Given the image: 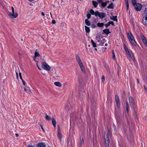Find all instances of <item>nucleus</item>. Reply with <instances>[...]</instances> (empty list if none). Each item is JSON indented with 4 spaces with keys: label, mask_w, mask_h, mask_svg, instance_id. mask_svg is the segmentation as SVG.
<instances>
[{
    "label": "nucleus",
    "mask_w": 147,
    "mask_h": 147,
    "mask_svg": "<svg viewBox=\"0 0 147 147\" xmlns=\"http://www.w3.org/2000/svg\"><path fill=\"white\" fill-rule=\"evenodd\" d=\"M76 61L78 62V64H80V63H82L80 58L78 55H76Z\"/></svg>",
    "instance_id": "1a4fd4ad"
},
{
    "label": "nucleus",
    "mask_w": 147,
    "mask_h": 147,
    "mask_svg": "<svg viewBox=\"0 0 147 147\" xmlns=\"http://www.w3.org/2000/svg\"><path fill=\"white\" fill-rule=\"evenodd\" d=\"M127 37L128 39L131 43L132 45L133 46H136V42L134 37L130 31H129L127 33Z\"/></svg>",
    "instance_id": "7ed1b4c3"
},
{
    "label": "nucleus",
    "mask_w": 147,
    "mask_h": 147,
    "mask_svg": "<svg viewBox=\"0 0 147 147\" xmlns=\"http://www.w3.org/2000/svg\"><path fill=\"white\" fill-rule=\"evenodd\" d=\"M8 15L10 17H11L12 18V13L10 12H9L7 13Z\"/></svg>",
    "instance_id": "ea45409f"
},
{
    "label": "nucleus",
    "mask_w": 147,
    "mask_h": 147,
    "mask_svg": "<svg viewBox=\"0 0 147 147\" xmlns=\"http://www.w3.org/2000/svg\"><path fill=\"white\" fill-rule=\"evenodd\" d=\"M85 23L88 26H89L90 25V23L88 19H86L85 20Z\"/></svg>",
    "instance_id": "aec40b11"
},
{
    "label": "nucleus",
    "mask_w": 147,
    "mask_h": 147,
    "mask_svg": "<svg viewBox=\"0 0 147 147\" xmlns=\"http://www.w3.org/2000/svg\"><path fill=\"white\" fill-rule=\"evenodd\" d=\"M123 46L127 54L131 57L134 61H135V59L132 51L130 50L129 49L125 44H124Z\"/></svg>",
    "instance_id": "f03ea898"
},
{
    "label": "nucleus",
    "mask_w": 147,
    "mask_h": 147,
    "mask_svg": "<svg viewBox=\"0 0 147 147\" xmlns=\"http://www.w3.org/2000/svg\"><path fill=\"white\" fill-rule=\"evenodd\" d=\"M20 78L21 79H22V76H20Z\"/></svg>",
    "instance_id": "774afa93"
},
{
    "label": "nucleus",
    "mask_w": 147,
    "mask_h": 147,
    "mask_svg": "<svg viewBox=\"0 0 147 147\" xmlns=\"http://www.w3.org/2000/svg\"><path fill=\"white\" fill-rule=\"evenodd\" d=\"M52 23L53 24H55L56 23V21L55 20H53L52 21Z\"/></svg>",
    "instance_id": "8fccbe9b"
},
{
    "label": "nucleus",
    "mask_w": 147,
    "mask_h": 147,
    "mask_svg": "<svg viewBox=\"0 0 147 147\" xmlns=\"http://www.w3.org/2000/svg\"><path fill=\"white\" fill-rule=\"evenodd\" d=\"M102 82H104L105 80V76H102L101 78Z\"/></svg>",
    "instance_id": "4c0bfd02"
},
{
    "label": "nucleus",
    "mask_w": 147,
    "mask_h": 147,
    "mask_svg": "<svg viewBox=\"0 0 147 147\" xmlns=\"http://www.w3.org/2000/svg\"><path fill=\"white\" fill-rule=\"evenodd\" d=\"M52 123L53 125L56 124V120L53 117L52 118Z\"/></svg>",
    "instance_id": "cd10ccee"
},
{
    "label": "nucleus",
    "mask_w": 147,
    "mask_h": 147,
    "mask_svg": "<svg viewBox=\"0 0 147 147\" xmlns=\"http://www.w3.org/2000/svg\"><path fill=\"white\" fill-rule=\"evenodd\" d=\"M53 125V126H54V128H55L56 127V124H54V125Z\"/></svg>",
    "instance_id": "bf43d9fd"
},
{
    "label": "nucleus",
    "mask_w": 147,
    "mask_h": 147,
    "mask_svg": "<svg viewBox=\"0 0 147 147\" xmlns=\"http://www.w3.org/2000/svg\"><path fill=\"white\" fill-rule=\"evenodd\" d=\"M54 84L58 87H61L62 85L59 82H54Z\"/></svg>",
    "instance_id": "dca6fc26"
},
{
    "label": "nucleus",
    "mask_w": 147,
    "mask_h": 147,
    "mask_svg": "<svg viewBox=\"0 0 147 147\" xmlns=\"http://www.w3.org/2000/svg\"><path fill=\"white\" fill-rule=\"evenodd\" d=\"M22 83H23V84L25 86H26V82H25V81H23V82H22Z\"/></svg>",
    "instance_id": "de8ad7c7"
},
{
    "label": "nucleus",
    "mask_w": 147,
    "mask_h": 147,
    "mask_svg": "<svg viewBox=\"0 0 147 147\" xmlns=\"http://www.w3.org/2000/svg\"><path fill=\"white\" fill-rule=\"evenodd\" d=\"M125 2L126 3V4H129L128 0H125Z\"/></svg>",
    "instance_id": "603ef678"
},
{
    "label": "nucleus",
    "mask_w": 147,
    "mask_h": 147,
    "mask_svg": "<svg viewBox=\"0 0 147 147\" xmlns=\"http://www.w3.org/2000/svg\"><path fill=\"white\" fill-rule=\"evenodd\" d=\"M16 137H18L19 136V135L17 134H16Z\"/></svg>",
    "instance_id": "13d9d810"
},
{
    "label": "nucleus",
    "mask_w": 147,
    "mask_h": 147,
    "mask_svg": "<svg viewBox=\"0 0 147 147\" xmlns=\"http://www.w3.org/2000/svg\"><path fill=\"white\" fill-rule=\"evenodd\" d=\"M108 132H109V134L110 133H111V131H110V129L108 130Z\"/></svg>",
    "instance_id": "0e129e2a"
},
{
    "label": "nucleus",
    "mask_w": 147,
    "mask_h": 147,
    "mask_svg": "<svg viewBox=\"0 0 147 147\" xmlns=\"http://www.w3.org/2000/svg\"><path fill=\"white\" fill-rule=\"evenodd\" d=\"M132 5L134 6L136 4V0H131Z\"/></svg>",
    "instance_id": "c756f323"
},
{
    "label": "nucleus",
    "mask_w": 147,
    "mask_h": 147,
    "mask_svg": "<svg viewBox=\"0 0 147 147\" xmlns=\"http://www.w3.org/2000/svg\"><path fill=\"white\" fill-rule=\"evenodd\" d=\"M144 13L146 14H147V8H145L144 11Z\"/></svg>",
    "instance_id": "a18cd8bd"
},
{
    "label": "nucleus",
    "mask_w": 147,
    "mask_h": 147,
    "mask_svg": "<svg viewBox=\"0 0 147 147\" xmlns=\"http://www.w3.org/2000/svg\"><path fill=\"white\" fill-rule=\"evenodd\" d=\"M126 7L127 10L129 8V4H126Z\"/></svg>",
    "instance_id": "49530a36"
},
{
    "label": "nucleus",
    "mask_w": 147,
    "mask_h": 147,
    "mask_svg": "<svg viewBox=\"0 0 147 147\" xmlns=\"http://www.w3.org/2000/svg\"><path fill=\"white\" fill-rule=\"evenodd\" d=\"M142 41L144 45L147 47V40L146 39V38L144 40H143Z\"/></svg>",
    "instance_id": "473e14b6"
},
{
    "label": "nucleus",
    "mask_w": 147,
    "mask_h": 147,
    "mask_svg": "<svg viewBox=\"0 0 147 147\" xmlns=\"http://www.w3.org/2000/svg\"><path fill=\"white\" fill-rule=\"evenodd\" d=\"M58 136L60 140L62 138V135L60 131V128L59 126H58Z\"/></svg>",
    "instance_id": "9d476101"
},
{
    "label": "nucleus",
    "mask_w": 147,
    "mask_h": 147,
    "mask_svg": "<svg viewBox=\"0 0 147 147\" xmlns=\"http://www.w3.org/2000/svg\"><path fill=\"white\" fill-rule=\"evenodd\" d=\"M108 45V44L107 43H106L105 44V46H107Z\"/></svg>",
    "instance_id": "338daca9"
},
{
    "label": "nucleus",
    "mask_w": 147,
    "mask_h": 147,
    "mask_svg": "<svg viewBox=\"0 0 147 147\" xmlns=\"http://www.w3.org/2000/svg\"><path fill=\"white\" fill-rule=\"evenodd\" d=\"M36 145L37 147H45L46 146L45 143L43 142L39 143Z\"/></svg>",
    "instance_id": "9b49d317"
},
{
    "label": "nucleus",
    "mask_w": 147,
    "mask_h": 147,
    "mask_svg": "<svg viewBox=\"0 0 147 147\" xmlns=\"http://www.w3.org/2000/svg\"><path fill=\"white\" fill-rule=\"evenodd\" d=\"M79 65L82 72H85V70L84 67L83 66L82 63H80V64H79Z\"/></svg>",
    "instance_id": "f8f14e48"
},
{
    "label": "nucleus",
    "mask_w": 147,
    "mask_h": 147,
    "mask_svg": "<svg viewBox=\"0 0 147 147\" xmlns=\"http://www.w3.org/2000/svg\"><path fill=\"white\" fill-rule=\"evenodd\" d=\"M36 57H35V56H34V58H33V59L34 60V61H35V59H36Z\"/></svg>",
    "instance_id": "052dcab7"
},
{
    "label": "nucleus",
    "mask_w": 147,
    "mask_h": 147,
    "mask_svg": "<svg viewBox=\"0 0 147 147\" xmlns=\"http://www.w3.org/2000/svg\"><path fill=\"white\" fill-rule=\"evenodd\" d=\"M110 25V23H109V22L105 25V26L106 28H107Z\"/></svg>",
    "instance_id": "e433bc0d"
},
{
    "label": "nucleus",
    "mask_w": 147,
    "mask_h": 147,
    "mask_svg": "<svg viewBox=\"0 0 147 147\" xmlns=\"http://www.w3.org/2000/svg\"><path fill=\"white\" fill-rule=\"evenodd\" d=\"M92 3L93 4V5L94 6V7H97V5L98 4V3L97 2L95 1H92Z\"/></svg>",
    "instance_id": "412c9836"
},
{
    "label": "nucleus",
    "mask_w": 147,
    "mask_h": 147,
    "mask_svg": "<svg viewBox=\"0 0 147 147\" xmlns=\"http://www.w3.org/2000/svg\"><path fill=\"white\" fill-rule=\"evenodd\" d=\"M101 42H102L103 43H105L106 42V40H105V38L103 39L101 41Z\"/></svg>",
    "instance_id": "79ce46f5"
},
{
    "label": "nucleus",
    "mask_w": 147,
    "mask_h": 147,
    "mask_svg": "<svg viewBox=\"0 0 147 147\" xmlns=\"http://www.w3.org/2000/svg\"><path fill=\"white\" fill-rule=\"evenodd\" d=\"M42 67L44 69L49 71L51 69L50 67L45 62H43L42 64Z\"/></svg>",
    "instance_id": "20e7f679"
},
{
    "label": "nucleus",
    "mask_w": 147,
    "mask_h": 147,
    "mask_svg": "<svg viewBox=\"0 0 147 147\" xmlns=\"http://www.w3.org/2000/svg\"><path fill=\"white\" fill-rule=\"evenodd\" d=\"M135 9L137 11H140L142 8V5L139 3L136 4L134 6Z\"/></svg>",
    "instance_id": "423d86ee"
},
{
    "label": "nucleus",
    "mask_w": 147,
    "mask_h": 147,
    "mask_svg": "<svg viewBox=\"0 0 147 147\" xmlns=\"http://www.w3.org/2000/svg\"><path fill=\"white\" fill-rule=\"evenodd\" d=\"M91 43L92 44V45L95 48V47H96V44L95 42H94V41L92 40H91Z\"/></svg>",
    "instance_id": "a878e982"
},
{
    "label": "nucleus",
    "mask_w": 147,
    "mask_h": 147,
    "mask_svg": "<svg viewBox=\"0 0 147 147\" xmlns=\"http://www.w3.org/2000/svg\"><path fill=\"white\" fill-rule=\"evenodd\" d=\"M41 14L42 16H44L45 15L44 13L43 12H41Z\"/></svg>",
    "instance_id": "5fc2aeb1"
},
{
    "label": "nucleus",
    "mask_w": 147,
    "mask_h": 147,
    "mask_svg": "<svg viewBox=\"0 0 147 147\" xmlns=\"http://www.w3.org/2000/svg\"><path fill=\"white\" fill-rule=\"evenodd\" d=\"M112 54H113V57H112V58H113L115 60H116V58H115V53H114V51L113 50H112Z\"/></svg>",
    "instance_id": "2f4dec72"
},
{
    "label": "nucleus",
    "mask_w": 147,
    "mask_h": 147,
    "mask_svg": "<svg viewBox=\"0 0 147 147\" xmlns=\"http://www.w3.org/2000/svg\"><path fill=\"white\" fill-rule=\"evenodd\" d=\"M105 140L106 143L109 145V140L108 137L107 136L106 137H105Z\"/></svg>",
    "instance_id": "5701e85b"
},
{
    "label": "nucleus",
    "mask_w": 147,
    "mask_h": 147,
    "mask_svg": "<svg viewBox=\"0 0 147 147\" xmlns=\"http://www.w3.org/2000/svg\"><path fill=\"white\" fill-rule=\"evenodd\" d=\"M144 88L145 90H147V88L144 86Z\"/></svg>",
    "instance_id": "69168bd1"
},
{
    "label": "nucleus",
    "mask_w": 147,
    "mask_h": 147,
    "mask_svg": "<svg viewBox=\"0 0 147 147\" xmlns=\"http://www.w3.org/2000/svg\"><path fill=\"white\" fill-rule=\"evenodd\" d=\"M27 147H34L33 146L30 145L28 146Z\"/></svg>",
    "instance_id": "4d7b16f0"
},
{
    "label": "nucleus",
    "mask_w": 147,
    "mask_h": 147,
    "mask_svg": "<svg viewBox=\"0 0 147 147\" xmlns=\"http://www.w3.org/2000/svg\"><path fill=\"white\" fill-rule=\"evenodd\" d=\"M101 42H102L103 43H105L106 42V40H105V38L103 39L101 41Z\"/></svg>",
    "instance_id": "37998d69"
},
{
    "label": "nucleus",
    "mask_w": 147,
    "mask_h": 147,
    "mask_svg": "<svg viewBox=\"0 0 147 147\" xmlns=\"http://www.w3.org/2000/svg\"><path fill=\"white\" fill-rule=\"evenodd\" d=\"M18 16V14L16 12L15 13L14 12H13V13H12V18H16Z\"/></svg>",
    "instance_id": "2eb2a0df"
},
{
    "label": "nucleus",
    "mask_w": 147,
    "mask_h": 147,
    "mask_svg": "<svg viewBox=\"0 0 147 147\" xmlns=\"http://www.w3.org/2000/svg\"><path fill=\"white\" fill-rule=\"evenodd\" d=\"M19 76H22V75H21V72H20L19 73Z\"/></svg>",
    "instance_id": "680f3d73"
},
{
    "label": "nucleus",
    "mask_w": 147,
    "mask_h": 147,
    "mask_svg": "<svg viewBox=\"0 0 147 147\" xmlns=\"http://www.w3.org/2000/svg\"><path fill=\"white\" fill-rule=\"evenodd\" d=\"M103 32L105 34H108L111 33L109 31V29H106L103 30Z\"/></svg>",
    "instance_id": "4468645a"
},
{
    "label": "nucleus",
    "mask_w": 147,
    "mask_h": 147,
    "mask_svg": "<svg viewBox=\"0 0 147 147\" xmlns=\"http://www.w3.org/2000/svg\"><path fill=\"white\" fill-rule=\"evenodd\" d=\"M16 77L18 78V73L17 72H16Z\"/></svg>",
    "instance_id": "6e6d98bb"
},
{
    "label": "nucleus",
    "mask_w": 147,
    "mask_h": 147,
    "mask_svg": "<svg viewBox=\"0 0 147 147\" xmlns=\"http://www.w3.org/2000/svg\"><path fill=\"white\" fill-rule=\"evenodd\" d=\"M107 8H108L112 9L113 8V4L111 3L110 4V5L108 6Z\"/></svg>",
    "instance_id": "7c9ffc66"
},
{
    "label": "nucleus",
    "mask_w": 147,
    "mask_h": 147,
    "mask_svg": "<svg viewBox=\"0 0 147 147\" xmlns=\"http://www.w3.org/2000/svg\"><path fill=\"white\" fill-rule=\"evenodd\" d=\"M126 109L127 112L128 113L129 112V105L127 101L126 102Z\"/></svg>",
    "instance_id": "b1692460"
},
{
    "label": "nucleus",
    "mask_w": 147,
    "mask_h": 147,
    "mask_svg": "<svg viewBox=\"0 0 147 147\" xmlns=\"http://www.w3.org/2000/svg\"><path fill=\"white\" fill-rule=\"evenodd\" d=\"M27 88H28V89H27L25 87H24V91L26 92H28L29 91H30V88L28 86L27 87Z\"/></svg>",
    "instance_id": "c85d7f7f"
},
{
    "label": "nucleus",
    "mask_w": 147,
    "mask_h": 147,
    "mask_svg": "<svg viewBox=\"0 0 147 147\" xmlns=\"http://www.w3.org/2000/svg\"><path fill=\"white\" fill-rule=\"evenodd\" d=\"M109 2L108 1H106L105 2H102L101 3V5L102 6L105 7L106 6L107 3Z\"/></svg>",
    "instance_id": "a211bd4d"
},
{
    "label": "nucleus",
    "mask_w": 147,
    "mask_h": 147,
    "mask_svg": "<svg viewBox=\"0 0 147 147\" xmlns=\"http://www.w3.org/2000/svg\"><path fill=\"white\" fill-rule=\"evenodd\" d=\"M117 17L116 16H113L112 17H110V18L111 20H113L114 21H117Z\"/></svg>",
    "instance_id": "f3484780"
},
{
    "label": "nucleus",
    "mask_w": 147,
    "mask_h": 147,
    "mask_svg": "<svg viewBox=\"0 0 147 147\" xmlns=\"http://www.w3.org/2000/svg\"><path fill=\"white\" fill-rule=\"evenodd\" d=\"M91 26H92V28H95L96 27V26L94 24H92L91 25Z\"/></svg>",
    "instance_id": "09e8293b"
},
{
    "label": "nucleus",
    "mask_w": 147,
    "mask_h": 147,
    "mask_svg": "<svg viewBox=\"0 0 147 147\" xmlns=\"http://www.w3.org/2000/svg\"><path fill=\"white\" fill-rule=\"evenodd\" d=\"M45 118L47 120H50L51 119V117H50V116L48 115H46L45 116Z\"/></svg>",
    "instance_id": "c9c22d12"
},
{
    "label": "nucleus",
    "mask_w": 147,
    "mask_h": 147,
    "mask_svg": "<svg viewBox=\"0 0 147 147\" xmlns=\"http://www.w3.org/2000/svg\"><path fill=\"white\" fill-rule=\"evenodd\" d=\"M140 36L142 40L146 39V37L144 36L143 34H141Z\"/></svg>",
    "instance_id": "393cba45"
},
{
    "label": "nucleus",
    "mask_w": 147,
    "mask_h": 147,
    "mask_svg": "<svg viewBox=\"0 0 147 147\" xmlns=\"http://www.w3.org/2000/svg\"><path fill=\"white\" fill-rule=\"evenodd\" d=\"M109 23H110V25L111 24L112 25L114 26V23L113 21H110L109 22Z\"/></svg>",
    "instance_id": "a19ab883"
},
{
    "label": "nucleus",
    "mask_w": 147,
    "mask_h": 147,
    "mask_svg": "<svg viewBox=\"0 0 147 147\" xmlns=\"http://www.w3.org/2000/svg\"><path fill=\"white\" fill-rule=\"evenodd\" d=\"M34 56L36 57H39L40 56V54L38 52L35 51L34 53Z\"/></svg>",
    "instance_id": "72a5a7b5"
},
{
    "label": "nucleus",
    "mask_w": 147,
    "mask_h": 147,
    "mask_svg": "<svg viewBox=\"0 0 147 147\" xmlns=\"http://www.w3.org/2000/svg\"><path fill=\"white\" fill-rule=\"evenodd\" d=\"M137 82L138 83H139V80L138 79H137Z\"/></svg>",
    "instance_id": "e2e57ef3"
},
{
    "label": "nucleus",
    "mask_w": 147,
    "mask_h": 147,
    "mask_svg": "<svg viewBox=\"0 0 147 147\" xmlns=\"http://www.w3.org/2000/svg\"><path fill=\"white\" fill-rule=\"evenodd\" d=\"M113 127L114 128V131L115 132H117V130L116 129V127L115 126V125L114 123L113 124Z\"/></svg>",
    "instance_id": "f704fd0d"
},
{
    "label": "nucleus",
    "mask_w": 147,
    "mask_h": 147,
    "mask_svg": "<svg viewBox=\"0 0 147 147\" xmlns=\"http://www.w3.org/2000/svg\"><path fill=\"white\" fill-rule=\"evenodd\" d=\"M115 100L117 103V106L118 107H119L120 106V103L119 102V98L118 96L117 95L115 96Z\"/></svg>",
    "instance_id": "0eeeda50"
},
{
    "label": "nucleus",
    "mask_w": 147,
    "mask_h": 147,
    "mask_svg": "<svg viewBox=\"0 0 147 147\" xmlns=\"http://www.w3.org/2000/svg\"><path fill=\"white\" fill-rule=\"evenodd\" d=\"M86 16L88 19H90L91 17V15L90 14L88 13L87 14Z\"/></svg>",
    "instance_id": "58836bf2"
},
{
    "label": "nucleus",
    "mask_w": 147,
    "mask_h": 147,
    "mask_svg": "<svg viewBox=\"0 0 147 147\" xmlns=\"http://www.w3.org/2000/svg\"><path fill=\"white\" fill-rule=\"evenodd\" d=\"M11 8L12 9V12L13 13L14 12V8L13 7H11Z\"/></svg>",
    "instance_id": "3c124183"
},
{
    "label": "nucleus",
    "mask_w": 147,
    "mask_h": 147,
    "mask_svg": "<svg viewBox=\"0 0 147 147\" xmlns=\"http://www.w3.org/2000/svg\"><path fill=\"white\" fill-rule=\"evenodd\" d=\"M142 22L145 25H147V15L144 16L143 18Z\"/></svg>",
    "instance_id": "6e6552de"
},
{
    "label": "nucleus",
    "mask_w": 147,
    "mask_h": 147,
    "mask_svg": "<svg viewBox=\"0 0 147 147\" xmlns=\"http://www.w3.org/2000/svg\"><path fill=\"white\" fill-rule=\"evenodd\" d=\"M86 32L87 33H89L90 32V30L89 28L86 26H85Z\"/></svg>",
    "instance_id": "4be33fe9"
},
{
    "label": "nucleus",
    "mask_w": 147,
    "mask_h": 147,
    "mask_svg": "<svg viewBox=\"0 0 147 147\" xmlns=\"http://www.w3.org/2000/svg\"><path fill=\"white\" fill-rule=\"evenodd\" d=\"M90 11L91 14L92 15H94L95 16L96 13L97 14V12H98V11H96L95 12L93 9H91L90 10Z\"/></svg>",
    "instance_id": "ddd939ff"
},
{
    "label": "nucleus",
    "mask_w": 147,
    "mask_h": 147,
    "mask_svg": "<svg viewBox=\"0 0 147 147\" xmlns=\"http://www.w3.org/2000/svg\"><path fill=\"white\" fill-rule=\"evenodd\" d=\"M98 1L99 3H102V0H98Z\"/></svg>",
    "instance_id": "864d4df0"
},
{
    "label": "nucleus",
    "mask_w": 147,
    "mask_h": 147,
    "mask_svg": "<svg viewBox=\"0 0 147 147\" xmlns=\"http://www.w3.org/2000/svg\"><path fill=\"white\" fill-rule=\"evenodd\" d=\"M84 144V140L83 139V138H82L81 140V141L80 142L79 144V146H81L82 145Z\"/></svg>",
    "instance_id": "6ab92c4d"
},
{
    "label": "nucleus",
    "mask_w": 147,
    "mask_h": 147,
    "mask_svg": "<svg viewBox=\"0 0 147 147\" xmlns=\"http://www.w3.org/2000/svg\"><path fill=\"white\" fill-rule=\"evenodd\" d=\"M104 43H103L101 41L99 43V45L100 46H102L104 45Z\"/></svg>",
    "instance_id": "c03bdc74"
},
{
    "label": "nucleus",
    "mask_w": 147,
    "mask_h": 147,
    "mask_svg": "<svg viewBox=\"0 0 147 147\" xmlns=\"http://www.w3.org/2000/svg\"><path fill=\"white\" fill-rule=\"evenodd\" d=\"M128 100L131 107L133 114L136 118L137 117V112L138 111V107L135 104L134 99L132 97L130 96L129 97Z\"/></svg>",
    "instance_id": "f257e3e1"
},
{
    "label": "nucleus",
    "mask_w": 147,
    "mask_h": 147,
    "mask_svg": "<svg viewBox=\"0 0 147 147\" xmlns=\"http://www.w3.org/2000/svg\"><path fill=\"white\" fill-rule=\"evenodd\" d=\"M97 14L96 13L95 16H99L101 19H103L106 16V14L105 13L101 12L99 13L98 11V12H97Z\"/></svg>",
    "instance_id": "39448f33"
},
{
    "label": "nucleus",
    "mask_w": 147,
    "mask_h": 147,
    "mask_svg": "<svg viewBox=\"0 0 147 147\" xmlns=\"http://www.w3.org/2000/svg\"><path fill=\"white\" fill-rule=\"evenodd\" d=\"M104 24L102 23H98L97 24V26L99 27H102L103 26Z\"/></svg>",
    "instance_id": "bb28decb"
}]
</instances>
